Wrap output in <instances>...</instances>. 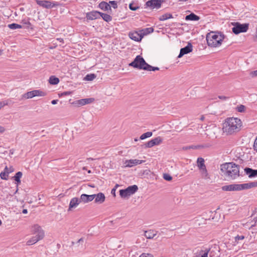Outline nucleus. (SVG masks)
<instances>
[{"label":"nucleus","instance_id":"39","mask_svg":"<svg viewBox=\"0 0 257 257\" xmlns=\"http://www.w3.org/2000/svg\"><path fill=\"white\" fill-rule=\"evenodd\" d=\"M129 8L132 11H136L139 8V7L137 4H135L134 3H131L129 5Z\"/></svg>","mask_w":257,"mask_h":257},{"label":"nucleus","instance_id":"35","mask_svg":"<svg viewBox=\"0 0 257 257\" xmlns=\"http://www.w3.org/2000/svg\"><path fill=\"white\" fill-rule=\"evenodd\" d=\"M8 28H9L10 29L15 30L17 29H21L22 28V26L19 24L13 23L11 24H9L8 25Z\"/></svg>","mask_w":257,"mask_h":257},{"label":"nucleus","instance_id":"60","mask_svg":"<svg viewBox=\"0 0 257 257\" xmlns=\"http://www.w3.org/2000/svg\"><path fill=\"white\" fill-rule=\"evenodd\" d=\"M138 139H136L135 140V141L136 142L138 141Z\"/></svg>","mask_w":257,"mask_h":257},{"label":"nucleus","instance_id":"41","mask_svg":"<svg viewBox=\"0 0 257 257\" xmlns=\"http://www.w3.org/2000/svg\"><path fill=\"white\" fill-rule=\"evenodd\" d=\"M109 5L110 4L111 5L110 6H111L114 9H116L117 7V2L115 1H110L109 2Z\"/></svg>","mask_w":257,"mask_h":257},{"label":"nucleus","instance_id":"43","mask_svg":"<svg viewBox=\"0 0 257 257\" xmlns=\"http://www.w3.org/2000/svg\"><path fill=\"white\" fill-rule=\"evenodd\" d=\"M163 178L165 180H166L167 181H171L172 179V177L167 174H164Z\"/></svg>","mask_w":257,"mask_h":257},{"label":"nucleus","instance_id":"63","mask_svg":"<svg viewBox=\"0 0 257 257\" xmlns=\"http://www.w3.org/2000/svg\"><path fill=\"white\" fill-rule=\"evenodd\" d=\"M83 169L85 170V167H84Z\"/></svg>","mask_w":257,"mask_h":257},{"label":"nucleus","instance_id":"15","mask_svg":"<svg viewBox=\"0 0 257 257\" xmlns=\"http://www.w3.org/2000/svg\"><path fill=\"white\" fill-rule=\"evenodd\" d=\"M192 51V45L191 43H188V45L185 47L181 49L180 54L178 55V58L182 57L184 55L188 54L191 52Z\"/></svg>","mask_w":257,"mask_h":257},{"label":"nucleus","instance_id":"38","mask_svg":"<svg viewBox=\"0 0 257 257\" xmlns=\"http://www.w3.org/2000/svg\"><path fill=\"white\" fill-rule=\"evenodd\" d=\"M159 70V67H153L149 64H148V65H147V68H146V70H147V71H156V70Z\"/></svg>","mask_w":257,"mask_h":257},{"label":"nucleus","instance_id":"9","mask_svg":"<svg viewBox=\"0 0 257 257\" xmlns=\"http://www.w3.org/2000/svg\"><path fill=\"white\" fill-rule=\"evenodd\" d=\"M47 93L41 90H34L33 91H29L24 94L23 97L26 99L32 98L35 96H46Z\"/></svg>","mask_w":257,"mask_h":257},{"label":"nucleus","instance_id":"7","mask_svg":"<svg viewBox=\"0 0 257 257\" xmlns=\"http://www.w3.org/2000/svg\"><path fill=\"white\" fill-rule=\"evenodd\" d=\"M138 189L137 185H134L128 187L125 189L119 190V195L121 197L126 198L134 194Z\"/></svg>","mask_w":257,"mask_h":257},{"label":"nucleus","instance_id":"6","mask_svg":"<svg viewBox=\"0 0 257 257\" xmlns=\"http://www.w3.org/2000/svg\"><path fill=\"white\" fill-rule=\"evenodd\" d=\"M148 64L146 62L142 57L138 55L135 58L134 60L130 64V66L139 69L146 70Z\"/></svg>","mask_w":257,"mask_h":257},{"label":"nucleus","instance_id":"48","mask_svg":"<svg viewBox=\"0 0 257 257\" xmlns=\"http://www.w3.org/2000/svg\"><path fill=\"white\" fill-rule=\"evenodd\" d=\"M251 74L252 76H256L257 75V70H255V71H252L251 73Z\"/></svg>","mask_w":257,"mask_h":257},{"label":"nucleus","instance_id":"55","mask_svg":"<svg viewBox=\"0 0 257 257\" xmlns=\"http://www.w3.org/2000/svg\"><path fill=\"white\" fill-rule=\"evenodd\" d=\"M57 40L61 42L63 41V40L62 38H58V39H57Z\"/></svg>","mask_w":257,"mask_h":257},{"label":"nucleus","instance_id":"49","mask_svg":"<svg viewBox=\"0 0 257 257\" xmlns=\"http://www.w3.org/2000/svg\"><path fill=\"white\" fill-rule=\"evenodd\" d=\"M218 98L220 99L225 100L227 99V97L225 96H218Z\"/></svg>","mask_w":257,"mask_h":257},{"label":"nucleus","instance_id":"25","mask_svg":"<svg viewBox=\"0 0 257 257\" xmlns=\"http://www.w3.org/2000/svg\"><path fill=\"white\" fill-rule=\"evenodd\" d=\"M200 19V17L194 13H191L190 15H187L185 17L186 21H196Z\"/></svg>","mask_w":257,"mask_h":257},{"label":"nucleus","instance_id":"45","mask_svg":"<svg viewBox=\"0 0 257 257\" xmlns=\"http://www.w3.org/2000/svg\"><path fill=\"white\" fill-rule=\"evenodd\" d=\"M139 257H154V256L150 253H142Z\"/></svg>","mask_w":257,"mask_h":257},{"label":"nucleus","instance_id":"3","mask_svg":"<svg viewBox=\"0 0 257 257\" xmlns=\"http://www.w3.org/2000/svg\"><path fill=\"white\" fill-rule=\"evenodd\" d=\"M224 38V35L221 33L214 31L208 33L206 37L208 46L212 48L220 46Z\"/></svg>","mask_w":257,"mask_h":257},{"label":"nucleus","instance_id":"62","mask_svg":"<svg viewBox=\"0 0 257 257\" xmlns=\"http://www.w3.org/2000/svg\"><path fill=\"white\" fill-rule=\"evenodd\" d=\"M25 24H30V22L25 23Z\"/></svg>","mask_w":257,"mask_h":257},{"label":"nucleus","instance_id":"52","mask_svg":"<svg viewBox=\"0 0 257 257\" xmlns=\"http://www.w3.org/2000/svg\"><path fill=\"white\" fill-rule=\"evenodd\" d=\"M23 213L26 214L28 213V211L27 209H23L22 211Z\"/></svg>","mask_w":257,"mask_h":257},{"label":"nucleus","instance_id":"34","mask_svg":"<svg viewBox=\"0 0 257 257\" xmlns=\"http://www.w3.org/2000/svg\"><path fill=\"white\" fill-rule=\"evenodd\" d=\"M99 15L101 16L102 18L106 22H108L111 21L112 18L111 16L108 14L101 13Z\"/></svg>","mask_w":257,"mask_h":257},{"label":"nucleus","instance_id":"51","mask_svg":"<svg viewBox=\"0 0 257 257\" xmlns=\"http://www.w3.org/2000/svg\"><path fill=\"white\" fill-rule=\"evenodd\" d=\"M57 102H58V100L56 99V100H53L52 101H51V103L52 104H56L57 103Z\"/></svg>","mask_w":257,"mask_h":257},{"label":"nucleus","instance_id":"29","mask_svg":"<svg viewBox=\"0 0 257 257\" xmlns=\"http://www.w3.org/2000/svg\"><path fill=\"white\" fill-rule=\"evenodd\" d=\"M8 170V167H6L5 168V171L2 172L0 174L1 178L3 180H7L8 178L9 174L12 172V170H11L10 172L6 171Z\"/></svg>","mask_w":257,"mask_h":257},{"label":"nucleus","instance_id":"33","mask_svg":"<svg viewBox=\"0 0 257 257\" xmlns=\"http://www.w3.org/2000/svg\"><path fill=\"white\" fill-rule=\"evenodd\" d=\"M49 82L51 84L55 85L59 83V79L55 76H52L49 78Z\"/></svg>","mask_w":257,"mask_h":257},{"label":"nucleus","instance_id":"57","mask_svg":"<svg viewBox=\"0 0 257 257\" xmlns=\"http://www.w3.org/2000/svg\"><path fill=\"white\" fill-rule=\"evenodd\" d=\"M179 1H181V2H185L187 0H179Z\"/></svg>","mask_w":257,"mask_h":257},{"label":"nucleus","instance_id":"40","mask_svg":"<svg viewBox=\"0 0 257 257\" xmlns=\"http://www.w3.org/2000/svg\"><path fill=\"white\" fill-rule=\"evenodd\" d=\"M236 110L240 112H242L245 110V106L243 105H240L236 107Z\"/></svg>","mask_w":257,"mask_h":257},{"label":"nucleus","instance_id":"18","mask_svg":"<svg viewBox=\"0 0 257 257\" xmlns=\"http://www.w3.org/2000/svg\"><path fill=\"white\" fill-rule=\"evenodd\" d=\"M81 202L80 201V198L77 197H74L70 200L69 205V210H70L72 208H75Z\"/></svg>","mask_w":257,"mask_h":257},{"label":"nucleus","instance_id":"16","mask_svg":"<svg viewBox=\"0 0 257 257\" xmlns=\"http://www.w3.org/2000/svg\"><path fill=\"white\" fill-rule=\"evenodd\" d=\"M80 201L83 203H87L92 201L94 199V195L83 194L80 196Z\"/></svg>","mask_w":257,"mask_h":257},{"label":"nucleus","instance_id":"13","mask_svg":"<svg viewBox=\"0 0 257 257\" xmlns=\"http://www.w3.org/2000/svg\"><path fill=\"white\" fill-rule=\"evenodd\" d=\"M162 142V139L160 137H157L149 141L146 144V147L147 148H152L155 145H158Z\"/></svg>","mask_w":257,"mask_h":257},{"label":"nucleus","instance_id":"2","mask_svg":"<svg viewBox=\"0 0 257 257\" xmlns=\"http://www.w3.org/2000/svg\"><path fill=\"white\" fill-rule=\"evenodd\" d=\"M220 170L223 175L231 179H234L239 175V166L232 162L221 165Z\"/></svg>","mask_w":257,"mask_h":257},{"label":"nucleus","instance_id":"32","mask_svg":"<svg viewBox=\"0 0 257 257\" xmlns=\"http://www.w3.org/2000/svg\"><path fill=\"white\" fill-rule=\"evenodd\" d=\"M171 18H173V16L172 14L170 13H166L160 16L159 19L160 21H163Z\"/></svg>","mask_w":257,"mask_h":257},{"label":"nucleus","instance_id":"4","mask_svg":"<svg viewBox=\"0 0 257 257\" xmlns=\"http://www.w3.org/2000/svg\"><path fill=\"white\" fill-rule=\"evenodd\" d=\"M31 234L35 235L30 238L26 242L27 245L34 244L42 240L45 236V232L42 227L36 224L31 226L30 228Z\"/></svg>","mask_w":257,"mask_h":257},{"label":"nucleus","instance_id":"36","mask_svg":"<svg viewBox=\"0 0 257 257\" xmlns=\"http://www.w3.org/2000/svg\"><path fill=\"white\" fill-rule=\"evenodd\" d=\"M96 77V76L94 74H87L84 78V80L86 81H92Z\"/></svg>","mask_w":257,"mask_h":257},{"label":"nucleus","instance_id":"14","mask_svg":"<svg viewBox=\"0 0 257 257\" xmlns=\"http://www.w3.org/2000/svg\"><path fill=\"white\" fill-rule=\"evenodd\" d=\"M128 36L132 40L135 41L140 42L142 39V36L139 31L130 32Z\"/></svg>","mask_w":257,"mask_h":257},{"label":"nucleus","instance_id":"23","mask_svg":"<svg viewBox=\"0 0 257 257\" xmlns=\"http://www.w3.org/2000/svg\"><path fill=\"white\" fill-rule=\"evenodd\" d=\"M139 31L140 33V34H141L143 38L144 36L153 33L154 31V29L153 28L150 27L139 30Z\"/></svg>","mask_w":257,"mask_h":257},{"label":"nucleus","instance_id":"46","mask_svg":"<svg viewBox=\"0 0 257 257\" xmlns=\"http://www.w3.org/2000/svg\"><path fill=\"white\" fill-rule=\"evenodd\" d=\"M253 149L257 152V137H256L253 144Z\"/></svg>","mask_w":257,"mask_h":257},{"label":"nucleus","instance_id":"53","mask_svg":"<svg viewBox=\"0 0 257 257\" xmlns=\"http://www.w3.org/2000/svg\"><path fill=\"white\" fill-rule=\"evenodd\" d=\"M11 170H12V171H13V169L12 167H10L9 169L8 168V170H7L6 171H7L10 172Z\"/></svg>","mask_w":257,"mask_h":257},{"label":"nucleus","instance_id":"50","mask_svg":"<svg viewBox=\"0 0 257 257\" xmlns=\"http://www.w3.org/2000/svg\"><path fill=\"white\" fill-rule=\"evenodd\" d=\"M115 188H113V189L111 190V193L112 194H113V196H115Z\"/></svg>","mask_w":257,"mask_h":257},{"label":"nucleus","instance_id":"22","mask_svg":"<svg viewBox=\"0 0 257 257\" xmlns=\"http://www.w3.org/2000/svg\"><path fill=\"white\" fill-rule=\"evenodd\" d=\"M208 249L210 250L208 252L209 254V257L218 256L219 247L218 246H214L213 247L208 248Z\"/></svg>","mask_w":257,"mask_h":257},{"label":"nucleus","instance_id":"5","mask_svg":"<svg viewBox=\"0 0 257 257\" xmlns=\"http://www.w3.org/2000/svg\"><path fill=\"white\" fill-rule=\"evenodd\" d=\"M257 187V182H251L243 184H233L223 186L222 189L225 191H239Z\"/></svg>","mask_w":257,"mask_h":257},{"label":"nucleus","instance_id":"37","mask_svg":"<svg viewBox=\"0 0 257 257\" xmlns=\"http://www.w3.org/2000/svg\"><path fill=\"white\" fill-rule=\"evenodd\" d=\"M152 133L151 132H148L146 133H144L143 134V135H142L140 137V139L141 140H144L146 138H149V137H151L152 136Z\"/></svg>","mask_w":257,"mask_h":257},{"label":"nucleus","instance_id":"61","mask_svg":"<svg viewBox=\"0 0 257 257\" xmlns=\"http://www.w3.org/2000/svg\"><path fill=\"white\" fill-rule=\"evenodd\" d=\"M2 221H1V220H0V225L2 224Z\"/></svg>","mask_w":257,"mask_h":257},{"label":"nucleus","instance_id":"10","mask_svg":"<svg viewBox=\"0 0 257 257\" xmlns=\"http://www.w3.org/2000/svg\"><path fill=\"white\" fill-rule=\"evenodd\" d=\"M36 3L40 6L46 9H52L58 6V4L57 2L48 1L36 0Z\"/></svg>","mask_w":257,"mask_h":257},{"label":"nucleus","instance_id":"27","mask_svg":"<svg viewBox=\"0 0 257 257\" xmlns=\"http://www.w3.org/2000/svg\"><path fill=\"white\" fill-rule=\"evenodd\" d=\"M156 235V233L155 232V231L152 230L146 231L144 233L145 236L148 239L154 238Z\"/></svg>","mask_w":257,"mask_h":257},{"label":"nucleus","instance_id":"28","mask_svg":"<svg viewBox=\"0 0 257 257\" xmlns=\"http://www.w3.org/2000/svg\"><path fill=\"white\" fill-rule=\"evenodd\" d=\"M200 174L202 178L204 179H209V176L207 171L206 168L199 170Z\"/></svg>","mask_w":257,"mask_h":257},{"label":"nucleus","instance_id":"59","mask_svg":"<svg viewBox=\"0 0 257 257\" xmlns=\"http://www.w3.org/2000/svg\"><path fill=\"white\" fill-rule=\"evenodd\" d=\"M2 50H0V55L2 54Z\"/></svg>","mask_w":257,"mask_h":257},{"label":"nucleus","instance_id":"19","mask_svg":"<svg viewBox=\"0 0 257 257\" xmlns=\"http://www.w3.org/2000/svg\"><path fill=\"white\" fill-rule=\"evenodd\" d=\"M94 100L93 98H87L79 99L77 101L76 104L79 106H83L87 104H90L93 102Z\"/></svg>","mask_w":257,"mask_h":257},{"label":"nucleus","instance_id":"44","mask_svg":"<svg viewBox=\"0 0 257 257\" xmlns=\"http://www.w3.org/2000/svg\"><path fill=\"white\" fill-rule=\"evenodd\" d=\"M244 238V236L243 235H240V236L237 235V236H235V241L238 242L239 240H242Z\"/></svg>","mask_w":257,"mask_h":257},{"label":"nucleus","instance_id":"1","mask_svg":"<svg viewBox=\"0 0 257 257\" xmlns=\"http://www.w3.org/2000/svg\"><path fill=\"white\" fill-rule=\"evenodd\" d=\"M242 126L241 120L237 117H229L225 120L223 124V132L232 135L238 132Z\"/></svg>","mask_w":257,"mask_h":257},{"label":"nucleus","instance_id":"42","mask_svg":"<svg viewBox=\"0 0 257 257\" xmlns=\"http://www.w3.org/2000/svg\"><path fill=\"white\" fill-rule=\"evenodd\" d=\"M8 100H5L0 102V109L4 106L8 105Z\"/></svg>","mask_w":257,"mask_h":257},{"label":"nucleus","instance_id":"58","mask_svg":"<svg viewBox=\"0 0 257 257\" xmlns=\"http://www.w3.org/2000/svg\"><path fill=\"white\" fill-rule=\"evenodd\" d=\"M91 171H90V170H88V173H91Z\"/></svg>","mask_w":257,"mask_h":257},{"label":"nucleus","instance_id":"20","mask_svg":"<svg viewBox=\"0 0 257 257\" xmlns=\"http://www.w3.org/2000/svg\"><path fill=\"white\" fill-rule=\"evenodd\" d=\"M198 250L199 251L196 253V254L194 257H208V254L210 250L207 248H205L198 249Z\"/></svg>","mask_w":257,"mask_h":257},{"label":"nucleus","instance_id":"30","mask_svg":"<svg viewBox=\"0 0 257 257\" xmlns=\"http://www.w3.org/2000/svg\"><path fill=\"white\" fill-rule=\"evenodd\" d=\"M197 166L199 170L206 168L204 164V160L202 158H198Z\"/></svg>","mask_w":257,"mask_h":257},{"label":"nucleus","instance_id":"54","mask_svg":"<svg viewBox=\"0 0 257 257\" xmlns=\"http://www.w3.org/2000/svg\"><path fill=\"white\" fill-rule=\"evenodd\" d=\"M204 118H205V117H204L203 115H202V116L201 117V118H200V120H202V121H203V120L204 119Z\"/></svg>","mask_w":257,"mask_h":257},{"label":"nucleus","instance_id":"56","mask_svg":"<svg viewBox=\"0 0 257 257\" xmlns=\"http://www.w3.org/2000/svg\"><path fill=\"white\" fill-rule=\"evenodd\" d=\"M254 37H255V39L257 40V29H256Z\"/></svg>","mask_w":257,"mask_h":257},{"label":"nucleus","instance_id":"8","mask_svg":"<svg viewBox=\"0 0 257 257\" xmlns=\"http://www.w3.org/2000/svg\"><path fill=\"white\" fill-rule=\"evenodd\" d=\"M233 25L234 27L232 28V31L235 34L246 32L248 29V24H241L239 23H235Z\"/></svg>","mask_w":257,"mask_h":257},{"label":"nucleus","instance_id":"21","mask_svg":"<svg viewBox=\"0 0 257 257\" xmlns=\"http://www.w3.org/2000/svg\"><path fill=\"white\" fill-rule=\"evenodd\" d=\"M244 172L248 175L249 178H253L257 176V170L245 168L244 169Z\"/></svg>","mask_w":257,"mask_h":257},{"label":"nucleus","instance_id":"31","mask_svg":"<svg viewBox=\"0 0 257 257\" xmlns=\"http://www.w3.org/2000/svg\"><path fill=\"white\" fill-rule=\"evenodd\" d=\"M22 175L23 174L21 172H18L16 174V175L14 177V180L17 182V186L21 183L20 179L22 177Z\"/></svg>","mask_w":257,"mask_h":257},{"label":"nucleus","instance_id":"11","mask_svg":"<svg viewBox=\"0 0 257 257\" xmlns=\"http://www.w3.org/2000/svg\"><path fill=\"white\" fill-rule=\"evenodd\" d=\"M163 2V0H149L146 3V5L151 9H158L161 8Z\"/></svg>","mask_w":257,"mask_h":257},{"label":"nucleus","instance_id":"24","mask_svg":"<svg viewBox=\"0 0 257 257\" xmlns=\"http://www.w3.org/2000/svg\"><path fill=\"white\" fill-rule=\"evenodd\" d=\"M101 13L97 12H92L89 13L87 14V19L89 20H94L97 19V17L99 16Z\"/></svg>","mask_w":257,"mask_h":257},{"label":"nucleus","instance_id":"17","mask_svg":"<svg viewBox=\"0 0 257 257\" xmlns=\"http://www.w3.org/2000/svg\"><path fill=\"white\" fill-rule=\"evenodd\" d=\"M94 197V202L96 203L101 204L103 203L105 199V195L102 193H99L97 194H93Z\"/></svg>","mask_w":257,"mask_h":257},{"label":"nucleus","instance_id":"26","mask_svg":"<svg viewBox=\"0 0 257 257\" xmlns=\"http://www.w3.org/2000/svg\"><path fill=\"white\" fill-rule=\"evenodd\" d=\"M99 7L104 11H107L108 10L111 9V6L109 5V4L105 2H102L99 4Z\"/></svg>","mask_w":257,"mask_h":257},{"label":"nucleus","instance_id":"12","mask_svg":"<svg viewBox=\"0 0 257 257\" xmlns=\"http://www.w3.org/2000/svg\"><path fill=\"white\" fill-rule=\"evenodd\" d=\"M145 162L144 160H140L138 159H131L125 160L123 165L125 167H132L134 166L141 164Z\"/></svg>","mask_w":257,"mask_h":257},{"label":"nucleus","instance_id":"47","mask_svg":"<svg viewBox=\"0 0 257 257\" xmlns=\"http://www.w3.org/2000/svg\"><path fill=\"white\" fill-rule=\"evenodd\" d=\"M5 131L4 127L0 125V133H3Z\"/></svg>","mask_w":257,"mask_h":257}]
</instances>
